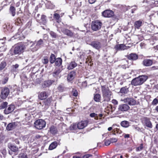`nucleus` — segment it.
Listing matches in <instances>:
<instances>
[{
  "mask_svg": "<svg viewBox=\"0 0 158 158\" xmlns=\"http://www.w3.org/2000/svg\"><path fill=\"white\" fill-rule=\"evenodd\" d=\"M44 44L43 40L40 39L39 40L36 41H32L30 40L28 41V45H30L29 49L33 52L37 51L40 48L41 46Z\"/></svg>",
  "mask_w": 158,
  "mask_h": 158,
  "instance_id": "f257e3e1",
  "label": "nucleus"
},
{
  "mask_svg": "<svg viewBox=\"0 0 158 158\" xmlns=\"http://www.w3.org/2000/svg\"><path fill=\"white\" fill-rule=\"evenodd\" d=\"M148 78V76L145 75L139 76L132 80L131 84L135 86L142 85L146 81Z\"/></svg>",
  "mask_w": 158,
  "mask_h": 158,
  "instance_id": "f03ea898",
  "label": "nucleus"
},
{
  "mask_svg": "<svg viewBox=\"0 0 158 158\" xmlns=\"http://www.w3.org/2000/svg\"><path fill=\"white\" fill-rule=\"evenodd\" d=\"M101 91L104 101L107 102L109 101L110 100L112 92L110 90L108 87L106 85H102Z\"/></svg>",
  "mask_w": 158,
  "mask_h": 158,
  "instance_id": "7ed1b4c3",
  "label": "nucleus"
},
{
  "mask_svg": "<svg viewBox=\"0 0 158 158\" xmlns=\"http://www.w3.org/2000/svg\"><path fill=\"white\" fill-rule=\"evenodd\" d=\"M45 121L42 119L36 120L34 123V127L37 129L41 130L44 128L46 126Z\"/></svg>",
  "mask_w": 158,
  "mask_h": 158,
  "instance_id": "20e7f679",
  "label": "nucleus"
},
{
  "mask_svg": "<svg viewBox=\"0 0 158 158\" xmlns=\"http://www.w3.org/2000/svg\"><path fill=\"white\" fill-rule=\"evenodd\" d=\"M25 48L24 45L21 44H18L15 46L14 53L15 54H21L23 52Z\"/></svg>",
  "mask_w": 158,
  "mask_h": 158,
  "instance_id": "39448f33",
  "label": "nucleus"
},
{
  "mask_svg": "<svg viewBox=\"0 0 158 158\" xmlns=\"http://www.w3.org/2000/svg\"><path fill=\"white\" fill-rule=\"evenodd\" d=\"M102 25V23L98 20L92 21L91 24V29L94 31L99 30Z\"/></svg>",
  "mask_w": 158,
  "mask_h": 158,
  "instance_id": "423d86ee",
  "label": "nucleus"
},
{
  "mask_svg": "<svg viewBox=\"0 0 158 158\" xmlns=\"http://www.w3.org/2000/svg\"><path fill=\"white\" fill-rule=\"evenodd\" d=\"M124 103L130 106H134L136 104V101L132 98H126L121 100Z\"/></svg>",
  "mask_w": 158,
  "mask_h": 158,
  "instance_id": "0eeeda50",
  "label": "nucleus"
},
{
  "mask_svg": "<svg viewBox=\"0 0 158 158\" xmlns=\"http://www.w3.org/2000/svg\"><path fill=\"white\" fill-rule=\"evenodd\" d=\"M10 93V90L7 87H4L2 89L0 97L2 99H6Z\"/></svg>",
  "mask_w": 158,
  "mask_h": 158,
  "instance_id": "6e6552de",
  "label": "nucleus"
},
{
  "mask_svg": "<svg viewBox=\"0 0 158 158\" xmlns=\"http://www.w3.org/2000/svg\"><path fill=\"white\" fill-rule=\"evenodd\" d=\"M60 29L64 35L69 36L72 37L73 35V33L69 29L62 27H59L58 28L57 31H58Z\"/></svg>",
  "mask_w": 158,
  "mask_h": 158,
  "instance_id": "1a4fd4ad",
  "label": "nucleus"
},
{
  "mask_svg": "<svg viewBox=\"0 0 158 158\" xmlns=\"http://www.w3.org/2000/svg\"><path fill=\"white\" fill-rule=\"evenodd\" d=\"M90 45L93 48L97 50L99 49L102 47V44L99 41L97 40L92 41Z\"/></svg>",
  "mask_w": 158,
  "mask_h": 158,
  "instance_id": "9d476101",
  "label": "nucleus"
},
{
  "mask_svg": "<svg viewBox=\"0 0 158 158\" xmlns=\"http://www.w3.org/2000/svg\"><path fill=\"white\" fill-rule=\"evenodd\" d=\"M102 15L105 17L110 18L114 15L113 11L111 10H106L102 13Z\"/></svg>",
  "mask_w": 158,
  "mask_h": 158,
  "instance_id": "9b49d317",
  "label": "nucleus"
},
{
  "mask_svg": "<svg viewBox=\"0 0 158 158\" xmlns=\"http://www.w3.org/2000/svg\"><path fill=\"white\" fill-rule=\"evenodd\" d=\"M142 123L149 128H152V124L149 118L147 117L143 118L142 119Z\"/></svg>",
  "mask_w": 158,
  "mask_h": 158,
  "instance_id": "f8f14e48",
  "label": "nucleus"
},
{
  "mask_svg": "<svg viewBox=\"0 0 158 158\" xmlns=\"http://www.w3.org/2000/svg\"><path fill=\"white\" fill-rule=\"evenodd\" d=\"M130 109L129 106L126 104H122L119 105L118 107V110L122 112L127 111Z\"/></svg>",
  "mask_w": 158,
  "mask_h": 158,
  "instance_id": "ddd939ff",
  "label": "nucleus"
},
{
  "mask_svg": "<svg viewBox=\"0 0 158 158\" xmlns=\"http://www.w3.org/2000/svg\"><path fill=\"white\" fill-rule=\"evenodd\" d=\"M43 102V104L42 105V107L44 110H45L47 109L50 105L51 103V100L49 98H48L44 100Z\"/></svg>",
  "mask_w": 158,
  "mask_h": 158,
  "instance_id": "4468645a",
  "label": "nucleus"
},
{
  "mask_svg": "<svg viewBox=\"0 0 158 158\" xmlns=\"http://www.w3.org/2000/svg\"><path fill=\"white\" fill-rule=\"evenodd\" d=\"M8 147L11 151H13L15 155H17L19 152V149L17 147L11 144H9Z\"/></svg>",
  "mask_w": 158,
  "mask_h": 158,
  "instance_id": "2eb2a0df",
  "label": "nucleus"
},
{
  "mask_svg": "<svg viewBox=\"0 0 158 158\" xmlns=\"http://www.w3.org/2000/svg\"><path fill=\"white\" fill-rule=\"evenodd\" d=\"M88 124V121L86 120L82 121L77 123L78 128L82 129L86 127Z\"/></svg>",
  "mask_w": 158,
  "mask_h": 158,
  "instance_id": "dca6fc26",
  "label": "nucleus"
},
{
  "mask_svg": "<svg viewBox=\"0 0 158 158\" xmlns=\"http://www.w3.org/2000/svg\"><path fill=\"white\" fill-rule=\"evenodd\" d=\"M153 63L152 60L150 59H145L142 62L143 65L145 66L148 67L151 66Z\"/></svg>",
  "mask_w": 158,
  "mask_h": 158,
  "instance_id": "f3484780",
  "label": "nucleus"
},
{
  "mask_svg": "<svg viewBox=\"0 0 158 158\" xmlns=\"http://www.w3.org/2000/svg\"><path fill=\"white\" fill-rule=\"evenodd\" d=\"M15 108V106L12 105L9 106V107L7 109H5L4 110V113L5 114H8L12 112L14 110Z\"/></svg>",
  "mask_w": 158,
  "mask_h": 158,
  "instance_id": "a211bd4d",
  "label": "nucleus"
},
{
  "mask_svg": "<svg viewBox=\"0 0 158 158\" xmlns=\"http://www.w3.org/2000/svg\"><path fill=\"white\" fill-rule=\"evenodd\" d=\"M127 57L129 60H135L138 59V56L135 53H131L127 55Z\"/></svg>",
  "mask_w": 158,
  "mask_h": 158,
  "instance_id": "6ab92c4d",
  "label": "nucleus"
},
{
  "mask_svg": "<svg viewBox=\"0 0 158 158\" xmlns=\"http://www.w3.org/2000/svg\"><path fill=\"white\" fill-rule=\"evenodd\" d=\"M114 48L117 51L123 50L126 49V46L123 44H118L116 45Z\"/></svg>",
  "mask_w": 158,
  "mask_h": 158,
  "instance_id": "aec40b11",
  "label": "nucleus"
},
{
  "mask_svg": "<svg viewBox=\"0 0 158 158\" xmlns=\"http://www.w3.org/2000/svg\"><path fill=\"white\" fill-rule=\"evenodd\" d=\"M16 125L15 123H9L7 126L6 129L8 131H11L15 129Z\"/></svg>",
  "mask_w": 158,
  "mask_h": 158,
  "instance_id": "412c9836",
  "label": "nucleus"
},
{
  "mask_svg": "<svg viewBox=\"0 0 158 158\" xmlns=\"http://www.w3.org/2000/svg\"><path fill=\"white\" fill-rule=\"evenodd\" d=\"M75 72L74 71H72L70 72L68 74L67 79L68 81H71L73 80L75 75Z\"/></svg>",
  "mask_w": 158,
  "mask_h": 158,
  "instance_id": "4be33fe9",
  "label": "nucleus"
},
{
  "mask_svg": "<svg viewBox=\"0 0 158 158\" xmlns=\"http://www.w3.org/2000/svg\"><path fill=\"white\" fill-rule=\"evenodd\" d=\"M143 24V22L142 21L139 20L135 22L134 26L135 28L139 29L140 27Z\"/></svg>",
  "mask_w": 158,
  "mask_h": 158,
  "instance_id": "5701e85b",
  "label": "nucleus"
},
{
  "mask_svg": "<svg viewBox=\"0 0 158 158\" xmlns=\"http://www.w3.org/2000/svg\"><path fill=\"white\" fill-rule=\"evenodd\" d=\"M47 97L46 93L45 92H42L38 95L39 98L40 100L45 99Z\"/></svg>",
  "mask_w": 158,
  "mask_h": 158,
  "instance_id": "b1692460",
  "label": "nucleus"
},
{
  "mask_svg": "<svg viewBox=\"0 0 158 158\" xmlns=\"http://www.w3.org/2000/svg\"><path fill=\"white\" fill-rule=\"evenodd\" d=\"M77 65L75 61H71L68 66L67 68L69 70L72 69L75 67Z\"/></svg>",
  "mask_w": 158,
  "mask_h": 158,
  "instance_id": "393cba45",
  "label": "nucleus"
},
{
  "mask_svg": "<svg viewBox=\"0 0 158 158\" xmlns=\"http://www.w3.org/2000/svg\"><path fill=\"white\" fill-rule=\"evenodd\" d=\"M54 81L51 80H48L44 82L43 86L44 87H49L54 82Z\"/></svg>",
  "mask_w": 158,
  "mask_h": 158,
  "instance_id": "a878e982",
  "label": "nucleus"
},
{
  "mask_svg": "<svg viewBox=\"0 0 158 158\" xmlns=\"http://www.w3.org/2000/svg\"><path fill=\"white\" fill-rule=\"evenodd\" d=\"M57 146V143L56 141H54L52 143L49 145V149L52 150L55 148Z\"/></svg>",
  "mask_w": 158,
  "mask_h": 158,
  "instance_id": "bb28decb",
  "label": "nucleus"
},
{
  "mask_svg": "<svg viewBox=\"0 0 158 158\" xmlns=\"http://www.w3.org/2000/svg\"><path fill=\"white\" fill-rule=\"evenodd\" d=\"M60 69H56L55 71L53 73V76L55 77L56 78H57L58 77H59V74L60 72Z\"/></svg>",
  "mask_w": 158,
  "mask_h": 158,
  "instance_id": "cd10ccee",
  "label": "nucleus"
},
{
  "mask_svg": "<svg viewBox=\"0 0 158 158\" xmlns=\"http://www.w3.org/2000/svg\"><path fill=\"white\" fill-rule=\"evenodd\" d=\"M46 16L44 15H42L41 19L40 21V23H42L44 25L46 23Z\"/></svg>",
  "mask_w": 158,
  "mask_h": 158,
  "instance_id": "c85d7f7f",
  "label": "nucleus"
},
{
  "mask_svg": "<svg viewBox=\"0 0 158 158\" xmlns=\"http://www.w3.org/2000/svg\"><path fill=\"white\" fill-rule=\"evenodd\" d=\"M55 62L56 65L57 66H59L62 64V60L61 58H58L56 59Z\"/></svg>",
  "mask_w": 158,
  "mask_h": 158,
  "instance_id": "c756f323",
  "label": "nucleus"
},
{
  "mask_svg": "<svg viewBox=\"0 0 158 158\" xmlns=\"http://www.w3.org/2000/svg\"><path fill=\"white\" fill-rule=\"evenodd\" d=\"M101 96L99 94H97L94 95V101L97 102H100Z\"/></svg>",
  "mask_w": 158,
  "mask_h": 158,
  "instance_id": "7c9ffc66",
  "label": "nucleus"
},
{
  "mask_svg": "<svg viewBox=\"0 0 158 158\" xmlns=\"http://www.w3.org/2000/svg\"><path fill=\"white\" fill-rule=\"evenodd\" d=\"M15 8L13 6H10V13L13 16H14L15 15Z\"/></svg>",
  "mask_w": 158,
  "mask_h": 158,
  "instance_id": "2f4dec72",
  "label": "nucleus"
},
{
  "mask_svg": "<svg viewBox=\"0 0 158 158\" xmlns=\"http://www.w3.org/2000/svg\"><path fill=\"white\" fill-rule=\"evenodd\" d=\"M121 125L124 127H127L129 126V123L127 121H123L121 123Z\"/></svg>",
  "mask_w": 158,
  "mask_h": 158,
  "instance_id": "473e14b6",
  "label": "nucleus"
},
{
  "mask_svg": "<svg viewBox=\"0 0 158 158\" xmlns=\"http://www.w3.org/2000/svg\"><path fill=\"white\" fill-rule=\"evenodd\" d=\"M128 91V89L126 86L122 88L120 90V92L122 94H127Z\"/></svg>",
  "mask_w": 158,
  "mask_h": 158,
  "instance_id": "72a5a7b5",
  "label": "nucleus"
},
{
  "mask_svg": "<svg viewBox=\"0 0 158 158\" xmlns=\"http://www.w3.org/2000/svg\"><path fill=\"white\" fill-rule=\"evenodd\" d=\"M50 131L52 134L54 135L57 133V131L55 127L52 126L50 128Z\"/></svg>",
  "mask_w": 158,
  "mask_h": 158,
  "instance_id": "f704fd0d",
  "label": "nucleus"
},
{
  "mask_svg": "<svg viewBox=\"0 0 158 158\" xmlns=\"http://www.w3.org/2000/svg\"><path fill=\"white\" fill-rule=\"evenodd\" d=\"M6 62L5 61H2L0 63V71L3 70L6 67Z\"/></svg>",
  "mask_w": 158,
  "mask_h": 158,
  "instance_id": "c9c22d12",
  "label": "nucleus"
},
{
  "mask_svg": "<svg viewBox=\"0 0 158 158\" xmlns=\"http://www.w3.org/2000/svg\"><path fill=\"white\" fill-rule=\"evenodd\" d=\"M56 59L55 55L53 54H52L50 58V62L51 64L54 63Z\"/></svg>",
  "mask_w": 158,
  "mask_h": 158,
  "instance_id": "e433bc0d",
  "label": "nucleus"
},
{
  "mask_svg": "<svg viewBox=\"0 0 158 158\" xmlns=\"http://www.w3.org/2000/svg\"><path fill=\"white\" fill-rule=\"evenodd\" d=\"M70 129L72 130H76L78 128L77 124L73 123L70 127Z\"/></svg>",
  "mask_w": 158,
  "mask_h": 158,
  "instance_id": "4c0bfd02",
  "label": "nucleus"
},
{
  "mask_svg": "<svg viewBox=\"0 0 158 158\" xmlns=\"http://www.w3.org/2000/svg\"><path fill=\"white\" fill-rule=\"evenodd\" d=\"M8 80V77H5L2 80L0 81V83L2 84H5L7 82Z\"/></svg>",
  "mask_w": 158,
  "mask_h": 158,
  "instance_id": "58836bf2",
  "label": "nucleus"
},
{
  "mask_svg": "<svg viewBox=\"0 0 158 158\" xmlns=\"http://www.w3.org/2000/svg\"><path fill=\"white\" fill-rule=\"evenodd\" d=\"M8 103L7 102H4L2 103L0 106V109H3L5 108L7 105Z\"/></svg>",
  "mask_w": 158,
  "mask_h": 158,
  "instance_id": "ea45409f",
  "label": "nucleus"
},
{
  "mask_svg": "<svg viewBox=\"0 0 158 158\" xmlns=\"http://www.w3.org/2000/svg\"><path fill=\"white\" fill-rule=\"evenodd\" d=\"M57 89L60 92H63L64 89V87L63 85H59L57 88Z\"/></svg>",
  "mask_w": 158,
  "mask_h": 158,
  "instance_id": "a19ab883",
  "label": "nucleus"
},
{
  "mask_svg": "<svg viewBox=\"0 0 158 158\" xmlns=\"http://www.w3.org/2000/svg\"><path fill=\"white\" fill-rule=\"evenodd\" d=\"M54 18H55L57 20V22L59 23V19L60 18V16L57 13H55L54 15Z\"/></svg>",
  "mask_w": 158,
  "mask_h": 158,
  "instance_id": "79ce46f5",
  "label": "nucleus"
},
{
  "mask_svg": "<svg viewBox=\"0 0 158 158\" xmlns=\"http://www.w3.org/2000/svg\"><path fill=\"white\" fill-rule=\"evenodd\" d=\"M90 116L91 117H94V119L96 120L98 119V117L97 114L95 113H92L90 114Z\"/></svg>",
  "mask_w": 158,
  "mask_h": 158,
  "instance_id": "37998d69",
  "label": "nucleus"
},
{
  "mask_svg": "<svg viewBox=\"0 0 158 158\" xmlns=\"http://www.w3.org/2000/svg\"><path fill=\"white\" fill-rule=\"evenodd\" d=\"M50 34L53 38H56L57 36L56 34L53 31H50Z\"/></svg>",
  "mask_w": 158,
  "mask_h": 158,
  "instance_id": "c03bdc74",
  "label": "nucleus"
},
{
  "mask_svg": "<svg viewBox=\"0 0 158 158\" xmlns=\"http://www.w3.org/2000/svg\"><path fill=\"white\" fill-rule=\"evenodd\" d=\"M19 158H28L27 155L25 153H21L19 155Z\"/></svg>",
  "mask_w": 158,
  "mask_h": 158,
  "instance_id": "a18cd8bd",
  "label": "nucleus"
},
{
  "mask_svg": "<svg viewBox=\"0 0 158 158\" xmlns=\"http://www.w3.org/2000/svg\"><path fill=\"white\" fill-rule=\"evenodd\" d=\"M48 59L46 57H44V59L42 60V62L44 64H47L48 63Z\"/></svg>",
  "mask_w": 158,
  "mask_h": 158,
  "instance_id": "49530a36",
  "label": "nucleus"
},
{
  "mask_svg": "<svg viewBox=\"0 0 158 158\" xmlns=\"http://www.w3.org/2000/svg\"><path fill=\"white\" fill-rule=\"evenodd\" d=\"M104 143L105 145L106 146L110 145L111 143L109 139L107 140H105L104 141Z\"/></svg>",
  "mask_w": 158,
  "mask_h": 158,
  "instance_id": "de8ad7c7",
  "label": "nucleus"
},
{
  "mask_svg": "<svg viewBox=\"0 0 158 158\" xmlns=\"http://www.w3.org/2000/svg\"><path fill=\"white\" fill-rule=\"evenodd\" d=\"M111 143L116 142L118 140L117 139L115 138H112L109 139Z\"/></svg>",
  "mask_w": 158,
  "mask_h": 158,
  "instance_id": "09e8293b",
  "label": "nucleus"
},
{
  "mask_svg": "<svg viewBox=\"0 0 158 158\" xmlns=\"http://www.w3.org/2000/svg\"><path fill=\"white\" fill-rule=\"evenodd\" d=\"M20 33L19 32L16 34L13 37L15 39L19 38L20 39Z\"/></svg>",
  "mask_w": 158,
  "mask_h": 158,
  "instance_id": "8fccbe9b",
  "label": "nucleus"
},
{
  "mask_svg": "<svg viewBox=\"0 0 158 158\" xmlns=\"http://www.w3.org/2000/svg\"><path fill=\"white\" fill-rule=\"evenodd\" d=\"M158 103V100L156 98L154 99L152 102V104L154 105H156Z\"/></svg>",
  "mask_w": 158,
  "mask_h": 158,
  "instance_id": "3c124183",
  "label": "nucleus"
},
{
  "mask_svg": "<svg viewBox=\"0 0 158 158\" xmlns=\"http://www.w3.org/2000/svg\"><path fill=\"white\" fill-rule=\"evenodd\" d=\"M73 96L76 97L78 95V92L76 90L74 91L73 93Z\"/></svg>",
  "mask_w": 158,
  "mask_h": 158,
  "instance_id": "603ef678",
  "label": "nucleus"
},
{
  "mask_svg": "<svg viewBox=\"0 0 158 158\" xmlns=\"http://www.w3.org/2000/svg\"><path fill=\"white\" fill-rule=\"evenodd\" d=\"M143 145L142 144L139 147L137 148V151H139L143 149Z\"/></svg>",
  "mask_w": 158,
  "mask_h": 158,
  "instance_id": "864d4df0",
  "label": "nucleus"
},
{
  "mask_svg": "<svg viewBox=\"0 0 158 158\" xmlns=\"http://www.w3.org/2000/svg\"><path fill=\"white\" fill-rule=\"evenodd\" d=\"M0 48H2V50H0V51H6V46H5V45L2 47H1Z\"/></svg>",
  "mask_w": 158,
  "mask_h": 158,
  "instance_id": "5fc2aeb1",
  "label": "nucleus"
},
{
  "mask_svg": "<svg viewBox=\"0 0 158 158\" xmlns=\"http://www.w3.org/2000/svg\"><path fill=\"white\" fill-rule=\"evenodd\" d=\"M151 69L152 70L158 69V66H153L151 67Z\"/></svg>",
  "mask_w": 158,
  "mask_h": 158,
  "instance_id": "6e6d98bb",
  "label": "nucleus"
},
{
  "mask_svg": "<svg viewBox=\"0 0 158 158\" xmlns=\"http://www.w3.org/2000/svg\"><path fill=\"white\" fill-rule=\"evenodd\" d=\"M112 102L113 104L115 105H117L118 104V101L115 99H113L112 100Z\"/></svg>",
  "mask_w": 158,
  "mask_h": 158,
  "instance_id": "4d7b16f0",
  "label": "nucleus"
},
{
  "mask_svg": "<svg viewBox=\"0 0 158 158\" xmlns=\"http://www.w3.org/2000/svg\"><path fill=\"white\" fill-rule=\"evenodd\" d=\"M16 21L17 23H21V19L19 18L17 19Z\"/></svg>",
  "mask_w": 158,
  "mask_h": 158,
  "instance_id": "13d9d810",
  "label": "nucleus"
},
{
  "mask_svg": "<svg viewBox=\"0 0 158 158\" xmlns=\"http://www.w3.org/2000/svg\"><path fill=\"white\" fill-rule=\"evenodd\" d=\"M96 0H89V2L90 4H93L95 2Z\"/></svg>",
  "mask_w": 158,
  "mask_h": 158,
  "instance_id": "bf43d9fd",
  "label": "nucleus"
},
{
  "mask_svg": "<svg viewBox=\"0 0 158 158\" xmlns=\"http://www.w3.org/2000/svg\"><path fill=\"white\" fill-rule=\"evenodd\" d=\"M13 66L15 69H16L19 67V65L17 64H16L15 65H13Z\"/></svg>",
  "mask_w": 158,
  "mask_h": 158,
  "instance_id": "052dcab7",
  "label": "nucleus"
},
{
  "mask_svg": "<svg viewBox=\"0 0 158 158\" xmlns=\"http://www.w3.org/2000/svg\"><path fill=\"white\" fill-rule=\"evenodd\" d=\"M124 137L125 138H129L130 137V135L128 134H125L124 135Z\"/></svg>",
  "mask_w": 158,
  "mask_h": 158,
  "instance_id": "680f3d73",
  "label": "nucleus"
},
{
  "mask_svg": "<svg viewBox=\"0 0 158 158\" xmlns=\"http://www.w3.org/2000/svg\"><path fill=\"white\" fill-rule=\"evenodd\" d=\"M4 117L3 115L0 114V120H2L3 119Z\"/></svg>",
  "mask_w": 158,
  "mask_h": 158,
  "instance_id": "e2e57ef3",
  "label": "nucleus"
},
{
  "mask_svg": "<svg viewBox=\"0 0 158 158\" xmlns=\"http://www.w3.org/2000/svg\"><path fill=\"white\" fill-rule=\"evenodd\" d=\"M88 156L87 154L83 156L82 158H88Z\"/></svg>",
  "mask_w": 158,
  "mask_h": 158,
  "instance_id": "0e129e2a",
  "label": "nucleus"
},
{
  "mask_svg": "<svg viewBox=\"0 0 158 158\" xmlns=\"http://www.w3.org/2000/svg\"><path fill=\"white\" fill-rule=\"evenodd\" d=\"M15 143L17 144H19V141L18 139H16L15 140Z\"/></svg>",
  "mask_w": 158,
  "mask_h": 158,
  "instance_id": "69168bd1",
  "label": "nucleus"
},
{
  "mask_svg": "<svg viewBox=\"0 0 158 158\" xmlns=\"http://www.w3.org/2000/svg\"><path fill=\"white\" fill-rule=\"evenodd\" d=\"M40 137H41V136H40L39 135H37L36 136V138H37V139H39V138H40Z\"/></svg>",
  "mask_w": 158,
  "mask_h": 158,
  "instance_id": "338daca9",
  "label": "nucleus"
},
{
  "mask_svg": "<svg viewBox=\"0 0 158 158\" xmlns=\"http://www.w3.org/2000/svg\"><path fill=\"white\" fill-rule=\"evenodd\" d=\"M131 158H138V157L137 156H132Z\"/></svg>",
  "mask_w": 158,
  "mask_h": 158,
  "instance_id": "774afa93",
  "label": "nucleus"
}]
</instances>
